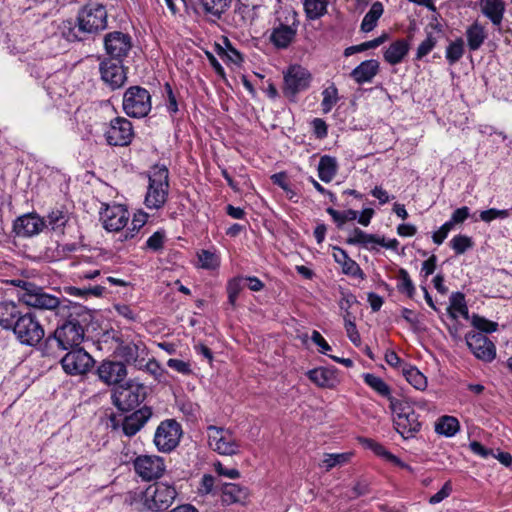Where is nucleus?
I'll return each instance as SVG.
<instances>
[{
    "label": "nucleus",
    "mask_w": 512,
    "mask_h": 512,
    "mask_svg": "<svg viewBox=\"0 0 512 512\" xmlns=\"http://www.w3.org/2000/svg\"><path fill=\"white\" fill-rule=\"evenodd\" d=\"M5 283L19 288V302L41 310H55L56 315L63 320L48 340L54 339L62 350L81 345L85 337L84 326L89 318L84 306L67 300L61 302L58 297L45 292L43 288L22 279L6 280Z\"/></svg>",
    "instance_id": "nucleus-1"
},
{
    "label": "nucleus",
    "mask_w": 512,
    "mask_h": 512,
    "mask_svg": "<svg viewBox=\"0 0 512 512\" xmlns=\"http://www.w3.org/2000/svg\"><path fill=\"white\" fill-rule=\"evenodd\" d=\"M181 435V425L174 419H167L157 427L154 443L159 451L170 452L179 444Z\"/></svg>",
    "instance_id": "nucleus-10"
},
{
    "label": "nucleus",
    "mask_w": 512,
    "mask_h": 512,
    "mask_svg": "<svg viewBox=\"0 0 512 512\" xmlns=\"http://www.w3.org/2000/svg\"><path fill=\"white\" fill-rule=\"evenodd\" d=\"M359 442L364 448L371 450L375 455L383 458L385 461L409 472H413V468L409 464L403 462L399 457L389 452L379 442L370 438H359Z\"/></svg>",
    "instance_id": "nucleus-23"
},
{
    "label": "nucleus",
    "mask_w": 512,
    "mask_h": 512,
    "mask_svg": "<svg viewBox=\"0 0 512 512\" xmlns=\"http://www.w3.org/2000/svg\"><path fill=\"white\" fill-rule=\"evenodd\" d=\"M102 81L112 90L121 88L127 81L126 69L122 61L105 59L99 65Z\"/></svg>",
    "instance_id": "nucleus-15"
},
{
    "label": "nucleus",
    "mask_w": 512,
    "mask_h": 512,
    "mask_svg": "<svg viewBox=\"0 0 512 512\" xmlns=\"http://www.w3.org/2000/svg\"><path fill=\"white\" fill-rule=\"evenodd\" d=\"M134 468L142 479L152 480L163 474L165 465L159 456L141 455L135 459Z\"/></svg>",
    "instance_id": "nucleus-17"
},
{
    "label": "nucleus",
    "mask_w": 512,
    "mask_h": 512,
    "mask_svg": "<svg viewBox=\"0 0 512 512\" xmlns=\"http://www.w3.org/2000/svg\"><path fill=\"white\" fill-rule=\"evenodd\" d=\"M512 209H496L490 208L488 210L481 211L479 219L485 223H490L496 219H506L511 215Z\"/></svg>",
    "instance_id": "nucleus-55"
},
{
    "label": "nucleus",
    "mask_w": 512,
    "mask_h": 512,
    "mask_svg": "<svg viewBox=\"0 0 512 512\" xmlns=\"http://www.w3.org/2000/svg\"><path fill=\"white\" fill-rule=\"evenodd\" d=\"M105 288L100 285H96L93 287H75L69 286L65 288V291L70 296L87 298L88 296H101L104 292Z\"/></svg>",
    "instance_id": "nucleus-48"
},
{
    "label": "nucleus",
    "mask_w": 512,
    "mask_h": 512,
    "mask_svg": "<svg viewBox=\"0 0 512 512\" xmlns=\"http://www.w3.org/2000/svg\"><path fill=\"white\" fill-rule=\"evenodd\" d=\"M467 45L470 51H477L487 39L485 27L478 21L473 22L465 31Z\"/></svg>",
    "instance_id": "nucleus-31"
},
{
    "label": "nucleus",
    "mask_w": 512,
    "mask_h": 512,
    "mask_svg": "<svg viewBox=\"0 0 512 512\" xmlns=\"http://www.w3.org/2000/svg\"><path fill=\"white\" fill-rule=\"evenodd\" d=\"M77 130L83 140L96 142L101 132L105 130V123L96 120L83 121L81 124H78Z\"/></svg>",
    "instance_id": "nucleus-38"
},
{
    "label": "nucleus",
    "mask_w": 512,
    "mask_h": 512,
    "mask_svg": "<svg viewBox=\"0 0 512 512\" xmlns=\"http://www.w3.org/2000/svg\"><path fill=\"white\" fill-rule=\"evenodd\" d=\"M470 216V209L467 206H463L457 208L451 215L450 219L446 221L447 224H450V227L453 229L456 225L464 223L468 217Z\"/></svg>",
    "instance_id": "nucleus-63"
},
{
    "label": "nucleus",
    "mask_w": 512,
    "mask_h": 512,
    "mask_svg": "<svg viewBox=\"0 0 512 512\" xmlns=\"http://www.w3.org/2000/svg\"><path fill=\"white\" fill-rule=\"evenodd\" d=\"M243 278L242 277H234L230 279L227 283V294H228V302L234 306L237 298L243 289Z\"/></svg>",
    "instance_id": "nucleus-57"
},
{
    "label": "nucleus",
    "mask_w": 512,
    "mask_h": 512,
    "mask_svg": "<svg viewBox=\"0 0 512 512\" xmlns=\"http://www.w3.org/2000/svg\"><path fill=\"white\" fill-rule=\"evenodd\" d=\"M132 38L121 31H113L105 35L104 48L110 59L122 61L132 49Z\"/></svg>",
    "instance_id": "nucleus-13"
},
{
    "label": "nucleus",
    "mask_w": 512,
    "mask_h": 512,
    "mask_svg": "<svg viewBox=\"0 0 512 512\" xmlns=\"http://www.w3.org/2000/svg\"><path fill=\"white\" fill-rule=\"evenodd\" d=\"M206 432L208 447L217 454L234 456L241 452L242 443L229 428L209 425Z\"/></svg>",
    "instance_id": "nucleus-4"
},
{
    "label": "nucleus",
    "mask_w": 512,
    "mask_h": 512,
    "mask_svg": "<svg viewBox=\"0 0 512 512\" xmlns=\"http://www.w3.org/2000/svg\"><path fill=\"white\" fill-rule=\"evenodd\" d=\"M384 7L379 1L374 2L369 11L365 14L360 29L362 32L369 33L377 26L380 17L383 15Z\"/></svg>",
    "instance_id": "nucleus-37"
},
{
    "label": "nucleus",
    "mask_w": 512,
    "mask_h": 512,
    "mask_svg": "<svg viewBox=\"0 0 512 512\" xmlns=\"http://www.w3.org/2000/svg\"><path fill=\"white\" fill-rule=\"evenodd\" d=\"M169 192V171L164 165H155L149 172V185L145 205L149 209H160L167 201Z\"/></svg>",
    "instance_id": "nucleus-3"
},
{
    "label": "nucleus",
    "mask_w": 512,
    "mask_h": 512,
    "mask_svg": "<svg viewBox=\"0 0 512 512\" xmlns=\"http://www.w3.org/2000/svg\"><path fill=\"white\" fill-rule=\"evenodd\" d=\"M481 13L488 18L494 26H500L505 13L503 0H479Z\"/></svg>",
    "instance_id": "nucleus-30"
},
{
    "label": "nucleus",
    "mask_w": 512,
    "mask_h": 512,
    "mask_svg": "<svg viewBox=\"0 0 512 512\" xmlns=\"http://www.w3.org/2000/svg\"><path fill=\"white\" fill-rule=\"evenodd\" d=\"M326 212L332 217L334 222L337 224L338 227H341L344 223L348 221H354L358 217V212L353 209H348L345 211H337L334 208H327Z\"/></svg>",
    "instance_id": "nucleus-53"
},
{
    "label": "nucleus",
    "mask_w": 512,
    "mask_h": 512,
    "mask_svg": "<svg viewBox=\"0 0 512 512\" xmlns=\"http://www.w3.org/2000/svg\"><path fill=\"white\" fill-rule=\"evenodd\" d=\"M409 52V43L405 39H399L389 45L384 51V60L390 65H396L403 61Z\"/></svg>",
    "instance_id": "nucleus-32"
},
{
    "label": "nucleus",
    "mask_w": 512,
    "mask_h": 512,
    "mask_svg": "<svg viewBox=\"0 0 512 512\" xmlns=\"http://www.w3.org/2000/svg\"><path fill=\"white\" fill-rule=\"evenodd\" d=\"M466 344L473 355L484 362H492L496 357L495 344L481 332L472 331L466 335Z\"/></svg>",
    "instance_id": "nucleus-14"
},
{
    "label": "nucleus",
    "mask_w": 512,
    "mask_h": 512,
    "mask_svg": "<svg viewBox=\"0 0 512 512\" xmlns=\"http://www.w3.org/2000/svg\"><path fill=\"white\" fill-rule=\"evenodd\" d=\"M353 456L352 452H344V453H325L323 455V459L319 463L320 468H324L325 471H330L331 469L343 466L351 460Z\"/></svg>",
    "instance_id": "nucleus-39"
},
{
    "label": "nucleus",
    "mask_w": 512,
    "mask_h": 512,
    "mask_svg": "<svg viewBox=\"0 0 512 512\" xmlns=\"http://www.w3.org/2000/svg\"><path fill=\"white\" fill-rule=\"evenodd\" d=\"M472 325L479 330V332L483 333H491L497 330L498 324L496 322H492L487 320L484 317L474 315L472 317Z\"/></svg>",
    "instance_id": "nucleus-60"
},
{
    "label": "nucleus",
    "mask_w": 512,
    "mask_h": 512,
    "mask_svg": "<svg viewBox=\"0 0 512 512\" xmlns=\"http://www.w3.org/2000/svg\"><path fill=\"white\" fill-rule=\"evenodd\" d=\"M327 0H304L303 6L306 16L310 20H316L327 12Z\"/></svg>",
    "instance_id": "nucleus-42"
},
{
    "label": "nucleus",
    "mask_w": 512,
    "mask_h": 512,
    "mask_svg": "<svg viewBox=\"0 0 512 512\" xmlns=\"http://www.w3.org/2000/svg\"><path fill=\"white\" fill-rule=\"evenodd\" d=\"M152 410L150 407L144 406L132 414L124 417L121 423L123 433L132 437L138 433L146 422L151 418Z\"/></svg>",
    "instance_id": "nucleus-21"
},
{
    "label": "nucleus",
    "mask_w": 512,
    "mask_h": 512,
    "mask_svg": "<svg viewBox=\"0 0 512 512\" xmlns=\"http://www.w3.org/2000/svg\"><path fill=\"white\" fill-rule=\"evenodd\" d=\"M465 44L464 40L459 37L449 43L446 47L445 58L450 65L457 63L464 55Z\"/></svg>",
    "instance_id": "nucleus-45"
},
{
    "label": "nucleus",
    "mask_w": 512,
    "mask_h": 512,
    "mask_svg": "<svg viewBox=\"0 0 512 512\" xmlns=\"http://www.w3.org/2000/svg\"><path fill=\"white\" fill-rule=\"evenodd\" d=\"M318 176L325 183L331 182L337 174L338 163L335 157L323 155L318 164Z\"/></svg>",
    "instance_id": "nucleus-34"
},
{
    "label": "nucleus",
    "mask_w": 512,
    "mask_h": 512,
    "mask_svg": "<svg viewBox=\"0 0 512 512\" xmlns=\"http://www.w3.org/2000/svg\"><path fill=\"white\" fill-rule=\"evenodd\" d=\"M198 267L205 270H216L220 266V256L216 251L202 249L197 253Z\"/></svg>",
    "instance_id": "nucleus-41"
},
{
    "label": "nucleus",
    "mask_w": 512,
    "mask_h": 512,
    "mask_svg": "<svg viewBox=\"0 0 512 512\" xmlns=\"http://www.w3.org/2000/svg\"><path fill=\"white\" fill-rule=\"evenodd\" d=\"M10 330L22 345L29 347L39 344L45 335L44 327L32 312L21 313Z\"/></svg>",
    "instance_id": "nucleus-5"
},
{
    "label": "nucleus",
    "mask_w": 512,
    "mask_h": 512,
    "mask_svg": "<svg viewBox=\"0 0 512 512\" xmlns=\"http://www.w3.org/2000/svg\"><path fill=\"white\" fill-rule=\"evenodd\" d=\"M46 227L44 218L36 213H27L17 217L13 222V232L19 238H30L38 235Z\"/></svg>",
    "instance_id": "nucleus-16"
},
{
    "label": "nucleus",
    "mask_w": 512,
    "mask_h": 512,
    "mask_svg": "<svg viewBox=\"0 0 512 512\" xmlns=\"http://www.w3.org/2000/svg\"><path fill=\"white\" fill-rule=\"evenodd\" d=\"M107 26V11L103 4L89 1L79 11L77 23L65 20L60 30L68 41H83L88 35L97 33Z\"/></svg>",
    "instance_id": "nucleus-2"
},
{
    "label": "nucleus",
    "mask_w": 512,
    "mask_h": 512,
    "mask_svg": "<svg viewBox=\"0 0 512 512\" xmlns=\"http://www.w3.org/2000/svg\"><path fill=\"white\" fill-rule=\"evenodd\" d=\"M437 39L432 33H429L425 40H423L417 48L416 59L420 60L428 55L436 46Z\"/></svg>",
    "instance_id": "nucleus-59"
},
{
    "label": "nucleus",
    "mask_w": 512,
    "mask_h": 512,
    "mask_svg": "<svg viewBox=\"0 0 512 512\" xmlns=\"http://www.w3.org/2000/svg\"><path fill=\"white\" fill-rule=\"evenodd\" d=\"M396 431L404 438L409 439L415 436L421 429L417 413H410L402 417H394Z\"/></svg>",
    "instance_id": "nucleus-28"
},
{
    "label": "nucleus",
    "mask_w": 512,
    "mask_h": 512,
    "mask_svg": "<svg viewBox=\"0 0 512 512\" xmlns=\"http://www.w3.org/2000/svg\"><path fill=\"white\" fill-rule=\"evenodd\" d=\"M146 397L145 387L141 384L128 383L118 386L113 395V404L122 411L133 410L139 406Z\"/></svg>",
    "instance_id": "nucleus-9"
},
{
    "label": "nucleus",
    "mask_w": 512,
    "mask_h": 512,
    "mask_svg": "<svg viewBox=\"0 0 512 512\" xmlns=\"http://www.w3.org/2000/svg\"><path fill=\"white\" fill-rule=\"evenodd\" d=\"M104 135L111 146H127L134 136L132 123L124 117H116L104 130Z\"/></svg>",
    "instance_id": "nucleus-12"
},
{
    "label": "nucleus",
    "mask_w": 512,
    "mask_h": 512,
    "mask_svg": "<svg viewBox=\"0 0 512 512\" xmlns=\"http://www.w3.org/2000/svg\"><path fill=\"white\" fill-rule=\"evenodd\" d=\"M312 81V74L303 66L290 65L284 72L283 93L288 98H295L307 90Z\"/></svg>",
    "instance_id": "nucleus-8"
},
{
    "label": "nucleus",
    "mask_w": 512,
    "mask_h": 512,
    "mask_svg": "<svg viewBox=\"0 0 512 512\" xmlns=\"http://www.w3.org/2000/svg\"><path fill=\"white\" fill-rule=\"evenodd\" d=\"M474 242L471 237L467 235H455L450 241V247L457 255L464 254L466 251L472 249Z\"/></svg>",
    "instance_id": "nucleus-51"
},
{
    "label": "nucleus",
    "mask_w": 512,
    "mask_h": 512,
    "mask_svg": "<svg viewBox=\"0 0 512 512\" xmlns=\"http://www.w3.org/2000/svg\"><path fill=\"white\" fill-rule=\"evenodd\" d=\"M381 240V236L366 233L360 228L355 227L350 231L346 243L350 245H360L369 251L378 252L381 247Z\"/></svg>",
    "instance_id": "nucleus-25"
},
{
    "label": "nucleus",
    "mask_w": 512,
    "mask_h": 512,
    "mask_svg": "<svg viewBox=\"0 0 512 512\" xmlns=\"http://www.w3.org/2000/svg\"><path fill=\"white\" fill-rule=\"evenodd\" d=\"M177 491L173 485L156 482L143 493V505L147 510L158 512L168 509L174 502Z\"/></svg>",
    "instance_id": "nucleus-6"
},
{
    "label": "nucleus",
    "mask_w": 512,
    "mask_h": 512,
    "mask_svg": "<svg viewBox=\"0 0 512 512\" xmlns=\"http://www.w3.org/2000/svg\"><path fill=\"white\" fill-rule=\"evenodd\" d=\"M128 220V210L119 204L107 205L106 208L101 212V221L103 223V227L110 232H118L122 230L127 225Z\"/></svg>",
    "instance_id": "nucleus-18"
},
{
    "label": "nucleus",
    "mask_w": 512,
    "mask_h": 512,
    "mask_svg": "<svg viewBox=\"0 0 512 512\" xmlns=\"http://www.w3.org/2000/svg\"><path fill=\"white\" fill-rule=\"evenodd\" d=\"M449 312L452 318H457L458 315H461L468 319L469 312L462 293L457 292L451 295Z\"/></svg>",
    "instance_id": "nucleus-44"
},
{
    "label": "nucleus",
    "mask_w": 512,
    "mask_h": 512,
    "mask_svg": "<svg viewBox=\"0 0 512 512\" xmlns=\"http://www.w3.org/2000/svg\"><path fill=\"white\" fill-rule=\"evenodd\" d=\"M148 220V214L144 211H138L134 214L131 221V227L127 231L123 232L120 236V240L132 239L136 233L146 224Z\"/></svg>",
    "instance_id": "nucleus-47"
},
{
    "label": "nucleus",
    "mask_w": 512,
    "mask_h": 512,
    "mask_svg": "<svg viewBox=\"0 0 512 512\" xmlns=\"http://www.w3.org/2000/svg\"><path fill=\"white\" fill-rule=\"evenodd\" d=\"M333 258L337 264H339L342 268V272L345 275L357 277V278H364V274L362 269L360 268L359 264L349 257L347 252L338 247H333Z\"/></svg>",
    "instance_id": "nucleus-27"
},
{
    "label": "nucleus",
    "mask_w": 512,
    "mask_h": 512,
    "mask_svg": "<svg viewBox=\"0 0 512 512\" xmlns=\"http://www.w3.org/2000/svg\"><path fill=\"white\" fill-rule=\"evenodd\" d=\"M122 357L127 362H136L139 356L145 351V346L140 343L129 342L120 349Z\"/></svg>",
    "instance_id": "nucleus-52"
},
{
    "label": "nucleus",
    "mask_w": 512,
    "mask_h": 512,
    "mask_svg": "<svg viewBox=\"0 0 512 512\" xmlns=\"http://www.w3.org/2000/svg\"><path fill=\"white\" fill-rule=\"evenodd\" d=\"M452 483L450 480L446 481L442 488L429 498L431 505H436L448 498L452 493Z\"/></svg>",
    "instance_id": "nucleus-64"
},
{
    "label": "nucleus",
    "mask_w": 512,
    "mask_h": 512,
    "mask_svg": "<svg viewBox=\"0 0 512 512\" xmlns=\"http://www.w3.org/2000/svg\"><path fill=\"white\" fill-rule=\"evenodd\" d=\"M230 5L231 0H199L198 11L206 20L216 23Z\"/></svg>",
    "instance_id": "nucleus-22"
},
{
    "label": "nucleus",
    "mask_w": 512,
    "mask_h": 512,
    "mask_svg": "<svg viewBox=\"0 0 512 512\" xmlns=\"http://www.w3.org/2000/svg\"><path fill=\"white\" fill-rule=\"evenodd\" d=\"M364 383L381 397L389 399L392 396L390 386L379 376L372 373L362 375Z\"/></svg>",
    "instance_id": "nucleus-40"
},
{
    "label": "nucleus",
    "mask_w": 512,
    "mask_h": 512,
    "mask_svg": "<svg viewBox=\"0 0 512 512\" xmlns=\"http://www.w3.org/2000/svg\"><path fill=\"white\" fill-rule=\"evenodd\" d=\"M21 312L18 306L13 301H1L0 302V327L5 330H10L15 323Z\"/></svg>",
    "instance_id": "nucleus-33"
},
{
    "label": "nucleus",
    "mask_w": 512,
    "mask_h": 512,
    "mask_svg": "<svg viewBox=\"0 0 512 512\" xmlns=\"http://www.w3.org/2000/svg\"><path fill=\"white\" fill-rule=\"evenodd\" d=\"M359 442L364 448L371 450L375 455L383 458L385 461L409 472H413V468L409 464L403 462L399 457L389 452L379 442L370 438H359Z\"/></svg>",
    "instance_id": "nucleus-24"
},
{
    "label": "nucleus",
    "mask_w": 512,
    "mask_h": 512,
    "mask_svg": "<svg viewBox=\"0 0 512 512\" xmlns=\"http://www.w3.org/2000/svg\"><path fill=\"white\" fill-rule=\"evenodd\" d=\"M44 220L46 227H49L53 231H62L69 221V214L63 210H53Z\"/></svg>",
    "instance_id": "nucleus-46"
},
{
    "label": "nucleus",
    "mask_w": 512,
    "mask_h": 512,
    "mask_svg": "<svg viewBox=\"0 0 512 512\" xmlns=\"http://www.w3.org/2000/svg\"><path fill=\"white\" fill-rule=\"evenodd\" d=\"M401 374L416 390L424 391L428 386L427 377L414 365L404 366Z\"/></svg>",
    "instance_id": "nucleus-35"
},
{
    "label": "nucleus",
    "mask_w": 512,
    "mask_h": 512,
    "mask_svg": "<svg viewBox=\"0 0 512 512\" xmlns=\"http://www.w3.org/2000/svg\"><path fill=\"white\" fill-rule=\"evenodd\" d=\"M166 234L164 230L154 232L146 241V247L152 251H159L163 248Z\"/></svg>",
    "instance_id": "nucleus-62"
},
{
    "label": "nucleus",
    "mask_w": 512,
    "mask_h": 512,
    "mask_svg": "<svg viewBox=\"0 0 512 512\" xmlns=\"http://www.w3.org/2000/svg\"><path fill=\"white\" fill-rule=\"evenodd\" d=\"M389 408L391 409L394 417H402L408 415L410 413H415V411L404 401L399 400L393 396L389 399Z\"/></svg>",
    "instance_id": "nucleus-56"
},
{
    "label": "nucleus",
    "mask_w": 512,
    "mask_h": 512,
    "mask_svg": "<svg viewBox=\"0 0 512 512\" xmlns=\"http://www.w3.org/2000/svg\"><path fill=\"white\" fill-rule=\"evenodd\" d=\"M216 52L218 56L225 62L240 64L243 61L241 54L230 44L228 45L227 49H224L220 45H216Z\"/></svg>",
    "instance_id": "nucleus-54"
},
{
    "label": "nucleus",
    "mask_w": 512,
    "mask_h": 512,
    "mask_svg": "<svg viewBox=\"0 0 512 512\" xmlns=\"http://www.w3.org/2000/svg\"><path fill=\"white\" fill-rule=\"evenodd\" d=\"M291 17H292L291 24H284L279 21L272 28L269 40L278 49L287 48L296 36V33H297L296 14L293 13Z\"/></svg>",
    "instance_id": "nucleus-19"
},
{
    "label": "nucleus",
    "mask_w": 512,
    "mask_h": 512,
    "mask_svg": "<svg viewBox=\"0 0 512 512\" xmlns=\"http://www.w3.org/2000/svg\"><path fill=\"white\" fill-rule=\"evenodd\" d=\"M397 289L399 292L406 294L408 297H413L415 293V286L410 278L407 270L401 268L397 277Z\"/></svg>",
    "instance_id": "nucleus-50"
},
{
    "label": "nucleus",
    "mask_w": 512,
    "mask_h": 512,
    "mask_svg": "<svg viewBox=\"0 0 512 512\" xmlns=\"http://www.w3.org/2000/svg\"><path fill=\"white\" fill-rule=\"evenodd\" d=\"M321 109L324 114H328L339 101L338 89L334 83H331L322 91Z\"/></svg>",
    "instance_id": "nucleus-43"
},
{
    "label": "nucleus",
    "mask_w": 512,
    "mask_h": 512,
    "mask_svg": "<svg viewBox=\"0 0 512 512\" xmlns=\"http://www.w3.org/2000/svg\"><path fill=\"white\" fill-rule=\"evenodd\" d=\"M460 430L459 420L454 416L444 415L435 422V432L445 437H453Z\"/></svg>",
    "instance_id": "nucleus-36"
},
{
    "label": "nucleus",
    "mask_w": 512,
    "mask_h": 512,
    "mask_svg": "<svg viewBox=\"0 0 512 512\" xmlns=\"http://www.w3.org/2000/svg\"><path fill=\"white\" fill-rule=\"evenodd\" d=\"M223 501L226 503L240 502L245 497V491L237 484L227 483L223 486Z\"/></svg>",
    "instance_id": "nucleus-49"
},
{
    "label": "nucleus",
    "mask_w": 512,
    "mask_h": 512,
    "mask_svg": "<svg viewBox=\"0 0 512 512\" xmlns=\"http://www.w3.org/2000/svg\"><path fill=\"white\" fill-rule=\"evenodd\" d=\"M344 326H345L346 334H347V337L349 338V340L355 346H360L361 337L356 328V324L354 323V321H352L349 318V313H347V315L344 316Z\"/></svg>",
    "instance_id": "nucleus-61"
},
{
    "label": "nucleus",
    "mask_w": 512,
    "mask_h": 512,
    "mask_svg": "<svg viewBox=\"0 0 512 512\" xmlns=\"http://www.w3.org/2000/svg\"><path fill=\"white\" fill-rule=\"evenodd\" d=\"M122 107L129 117L144 118L152 108L151 94L141 86H131L123 95Z\"/></svg>",
    "instance_id": "nucleus-7"
},
{
    "label": "nucleus",
    "mask_w": 512,
    "mask_h": 512,
    "mask_svg": "<svg viewBox=\"0 0 512 512\" xmlns=\"http://www.w3.org/2000/svg\"><path fill=\"white\" fill-rule=\"evenodd\" d=\"M98 376L107 385H116L127 376L126 366L121 362L103 361L98 367Z\"/></svg>",
    "instance_id": "nucleus-20"
},
{
    "label": "nucleus",
    "mask_w": 512,
    "mask_h": 512,
    "mask_svg": "<svg viewBox=\"0 0 512 512\" xmlns=\"http://www.w3.org/2000/svg\"><path fill=\"white\" fill-rule=\"evenodd\" d=\"M94 359L83 348H70L61 359L63 370L69 375L86 374L94 366Z\"/></svg>",
    "instance_id": "nucleus-11"
},
{
    "label": "nucleus",
    "mask_w": 512,
    "mask_h": 512,
    "mask_svg": "<svg viewBox=\"0 0 512 512\" xmlns=\"http://www.w3.org/2000/svg\"><path fill=\"white\" fill-rule=\"evenodd\" d=\"M380 63L376 59L361 62L350 73V77L359 85L370 83L379 73Z\"/></svg>",
    "instance_id": "nucleus-26"
},
{
    "label": "nucleus",
    "mask_w": 512,
    "mask_h": 512,
    "mask_svg": "<svg viewBox=\"0 0 512 512\" xmlns=\"http://www.w3.org/2000/svg\"><path fill=\"white\" fill-rule=\"evenodd\" d=\"M235 16L239 17V25L245 26L251 24L254 19V8L247 4H239L235 8Z\"/></svg>",
    "instance_id": "nucleus-58"
},
{
    "label": "nucleus",
    "mask_w": 512,
    "mask_h": 512,
    "mask_svg": "<svg viewBox=\"0 0 512 512\" xmlns=\"http://www.w3.org/2000/svg\"><path fill=\"white\" fill-rule=\"evenodd\" d=\"M308 378L321 388H335L339 384L336 370L329 368H315L307 372Z\"/></svg>",
    "instance_id": "nucleus-29"
}]
</instances>
